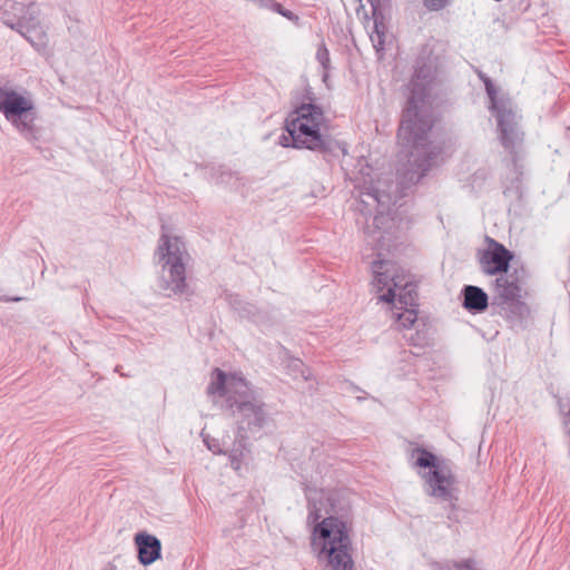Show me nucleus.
Listing matches in <instances>:
<instances>
[{"mask_svg":"<svg viewBox=\"0 0 570 570\" xmlns=\"http://www.w3.org/2000/svg\"><path fill=\"white\" fill-rule=\"evenodd\" d=\"M433 80V68L417 61L410 83L407 106L397 131L401 144L412 148L409 157L411 168L403 173V179L409 184H417L438 164L442 154L439 145L428 140L435 120L429 104Z\"/></svg>","mask_w":570,"mask_h":570,"instance_id":"obj_1","label":"nucleus"},{"mask_svg":"<svg viewBox=\"0 0 570 570\" xmlns=\"http://www.w3.org/2000/svg\"><path fill=\"white\" fill-rule=\"evenodd\" d=\"M323 498L322 492L307 490V508L309 523H314L311 537V547L320 563L324 564L323 570H353L351 527L338 517L330 515L320 519L322 508L317 505L314 497Z\"/></svg>","mask_w":570,"mask_h":570,"instance_id":"obj_2","label":"nucleus"},{"mask_svg":"<svg viewBox=\"0 0 570 570\" xmlns=\"http://www.w3.org/2000/svg\"><path fill=\"white\" fill-rule=\"evenodd\" d=\"M207 394L225 397V409L234 417L238 433L259 432L268 421L265 403L257 397L248 382L238 374L226 375L215 368L207 386Z\"/></svg>","mask_w":570,"mask_h":570,"instance_id":"obj_3","label":"nucleus"},{"mask_svg":"<svg viewBox=\"0 0 570 570\" xmlns=\"http://www.w3.org/2000/svg\"><path fill=\"white\" fill-rule=\"evenodd\" d=\"M487 95L490 100L489 109L497 119L498 138L504 150L511 156L512 178L504 181L503 194L515 200L522 197V165L524 132L519 124V116L513 109L509 98L499 97L492 80L484 73H480Z\"/></svg>","mask_w":570,"mask_h":570,"instance_id":"obj_4","label":"nucleus"},{"mask_svg":"<svg viewBox=\"0 0 570 570\" xmlns=\"http://www.w3.org/2000/svg\"><path fill=\"white\" fill-rule=\"evenodd\" d=\"M487 95L490 100L489 109L497 119L498 138L504 150L511 156L512 178L504 181L503 194L515 200L522 197V165L524 132L519 124V116L513 109L509 98L499 97L492 80L484 73H480Z\"/></svg>","mask_w":570,"mask_h":570,"instance_id":"obj_5","label":"nucleus"},{"mask_svg":"<svg viewBox=\"0 0 570 570\" xmlns=\"http://www.w3.org/2000/svg\"><path fill=\"white\" fill-rule=\"evenodd\" d=\"M325 121L323 109L314 102H302L285 120V131L278 137V145L285 148L309 149L323 155L326 161L341 149L340 144L321 134Z\"/></svg>","mask_w":570,"mask_h":570,"instance_id":"obj_6","label":"nucleus"},{"mask_svg":"<svg viewBox=\"0 0 570 570\" xmlns=\"http://www.w3.org/2000/svg\"><path fill=\"white\" fill-rule=\"evenodd\" d=\"M155 255L160 271L157 287L166 297L189 295L186 265L190 259L185 242L179 236H170L163 230Z\"/></svg>","mask_w":570,"mask_h":570,"instance_id":"obj_7","label":"nucleus"},{"mask_svg":"<svg viewBox=\"0 0 570 570\" xmlns=\"http://www.w3.org/2000/svg\"><path fill=\"white\" fill-rule=\"evenodd\" d=\"M411 456L415 459V466L429 469V471L421 475L424 480L425 494L435 498L440 502L446 503V508L451 511H455L459 498L454 487L455 478L451 470L442 465L436 455L424 448H414L411 452Z\"/></svg>","mask_w":570,"mask_h":570,"instance_id":"obj_8","label":"nucleus"},{"mask_svg":"<svg viewBox=\"0 0 570 570\" xmlns=\"http://www.w3.org/2000/svg\"><path fill=\"white\" fill-rule=\"evenodd\" d=\"M0 112L24 139L31 142L38 140L37 110L29 97L0 87Z\"/></svg>","mask_w":570,"mask_h":570,"instance_id":"obj_9","label":"nucleus"},{"mask_svg":"<svg viewBox=\"0 0 570 570\" xmlns=\"http://www.w3.org/2000/svg\"><path fill=\"white\" fill-rule=\"evenodd\" d=\"M1 21L23 37L38 26L36 6L31 0H0Z\"/></svg>","mask_w":570,"mask_h":570,"instance_id":"obj_10","label":"nucleus"},{"mask_svg":"<svg viewBox=\"0 0 570 570\" xmlns=\"http://www.w3.org/2000/svg\"><path fill=\"white\" fill-rule=\"evenodd\" d=\"M396 297L400 307H417L416 284L406 272H401V275H395L392 278V286L379 296V301L394 303Z\"/></svg>","mask_w":570,"mask_h":570,"instance_id":"obj_11","label":"nucleus"},{"mask_svg":"<svg viewBox=\"0 0 570 570\" xmlns=\"http://www.w3.org/2000/svg\"><path fill=\"white\" fill-rule=\"evenodd\" d=\"M513 254L501 243L488 238V247L480 256L481 271L487 275L507 274Z\"/></svg>","mask_w":570,"mask_h":570,"instance_id":"obj_12","label":"nucleus"},{"mask_svg":"<svg viewBox=\"0 0 570 570\" xmlns=\"http://www.w3.org/2000/svg\"><path fill=\"white\" fill-rule=\"evenodd\" d=\"M361 195L366 196L376 205V214L373 220L375 228H385V225L392 220L390 210L391 207L395 205L397 195L392 194L391 191L381 190L373 185L366 187V191H361Z\"/></svg>","mask_w":570,"mask_h":570,"instance_id":"obj_13","label":"nucleus"},{"mask_svg":"<svg viewBox=\"0 0 570 570\" xmlns=\"http://www.w3.org/2000/svg\"><path fill=\"white\" fill-rule=\"evenodd\" d=\"M135 544L138 552V560L142 566H149L160 559L161 542L153 534L138 532L135 535Z\"/></svg>","mask_w":570,"mask_h":570,"instance_id":"obj_14","label":"nucleus"},{"mask_svg":"<svg viewBox=\"0 0 570 570\" xmlns=\"http://www.w3.org/2000/svg\"><path fill=\"white\" fill-rule=\"evenodd\" d=\"M372 268L374 273V279L372 284L377 293L385 288L387 292L389 287L392 286V278L395 275H401V272H404L395 263L381 259L373 262Z\"/></svg>","mask_w":570,"mask_h":570,"instance_id":"obj_15","label":"nucleus"},{"mask_svg":"<svg viewBox=\"0 0 570 570\" xmlns=\"http://www.w3.org/2000/svg\"><path fill=\"white\" fill-rule=\"evenodd\" d=\"M495 291L498 293L499 304L521 297V286L518 272L513 274L501 275L494 281Z\"/></svg>","mask_w":570,"mask_h":570,"instance_id":"obj_16","label":"nucleus"},{"mask_svg":"<svg viewBox=\"0 0 570 570\" xmlns=\"http://www.w3.org/2000/svg\"><path fill=\"white\" fill-rule=\"evenodd\" d=\"M463 307L469 312L481 313L488 308L489 296L479 286L465 285L462 288Z\"/></svg>","mask_w":570,"mask_h":570,"instance_id":"obj_17","label":"nucleus"},{"mask_svg":"<svg viewBox=\"0 0 570 570\" xmlns=\"http://www.w3.org/2000/svg\"><path fill=\"white\" fill-rule=\"evenodd\" d=\"M227 301L230 307L236 311L240 317L248 318L256 324H262L264 316L261 311L253 304L245 302L237 294H228Z\"/></svg>","mask_w":570,"mask_h":570,"instance_id":"obj_18","label":"nucleus"},{"mask_svg":"<svg viewBox=\"0 0 570 570\" xmlns=\"http://www.w3.org/2000/svg\"><path fill=\"white\" fill-rule=\"evenodd\" d=\"M224 454H228L232 468L235 471H238L246 456L249 454L247 436L245 433H239L238 438L233 442L232 448L225 450Z\"/></svg>","mask_w":570,"mask_h":570,"instance_id":"obj_19","label":"nucleus"},{"mask_svg":"<svg viewBox=\"0 0 570 570\" xmlns=\"http://www.w3.org/2000/svg\"><path fill=\"white\" fill-rule=\"evenodd\" d=\"M373 18V30L370 35V39L375 48L376 52L384 51L385 45V13L372 14Z\"/></svg>","mask_w":570,"mask_h":570,"instance_id":"obj_20","label":"nucleus"},{"mask_svg":"<svg viewBox=\"0 0 570 570\" xmlns=\"http://www.w3.org/2000/svg\"><path fill=\"white\" fill-rule=\"evenodd\" d=\"M508 320L511 322L521 321L528 312L527 304L520 298L500 304Z\"/></svg>","mask_w":570,"mask_h":570,"instance_id":"obj_21","label":"nucleus"},{"mask_svg":"<svg viewBox=\"0 0 570 570\" xmlns=\"http://www.w3.org/2000/svg\"><path fill=\"white\" fill-rule=\"evenodd\" d=\"M287 368H288L289 374L294 379L301 377L304 381L311 380L312 374H311L309 370L305 366V364L299 358L291 360L287 365Z\"/></svg>","mask_w":570,"mask_h":570,"instance_id":"obj_22","label":"nucleus"},{"mask_svg":"<svg viewBox=\"0 0 570 570\" xmlns=\"http://www.w3.org/2000/svg\"><path fill=\"white\" fill-rule=\"evenodd\" d=\"M404 309L396 314V318L404 328H410L417 320V307H400Z\"/></svg>","mask_w":570,"mask_h":570,"instance_id":"obj_23","label":"nucleus"},{"mask_svg":"<svg viewBox=\"0 0 570 570\" xmlns=\"http://www.w3.org/2000/svg\"><path fill=\"white\" fill-rule=\"evenodd\" d=\"M439 570H475L474 569V561L472 559H466L463 561H453V562H446L445 564L441 566Z\"/></svg>","mask_w":570,"mask_h":570,"instance_id":"obj_24","label":"nucleus"},{"mask_svg":"<svg viewBox=\"0 0 570 570\" xmlns=\"http://www.w3.org/2000/svg\"><path fill=\"white\" fill-rule=\"evenodd\" d=\"M371 4L372 14L386 13L390 9L391 0H367Z\"/></svg>","mask_w":570,"mask_h":570,"instance_id":"obj_25","label":"nucleus"},{"mask_svg":"<svg viewBox=\"0 0 570 570\" xmlns=\"http://www.w3.org/2000/svg\"><path fill=\"white\" fill-rule=\"evenodd\" d=\"M316 59L324 69V71H327L330 69V52L325 46H321L317 49Z\"/></svg>","mask_w":570,"mask_h":570,"instance_id":"obj_26","label":"nucleus"},{"mask_svg":"<svg viewBox=\"0 0 570 570\" xmlns=\"http://www.w3.org/2000/svg\"><path fill=\"white\" fill-rule=\"evenodd\" d=\"M450 3L451 0H423V4L429 11H440Z\"/></svg>","mask_w":570,"mask_h":570,"instance_id":"obj_27","label":"nucleus"},{"mask_svg":"<svg viewBox=\"0 0 570 570\" xmlns=\"http://www.w3.org/2000/svg\"><path fill=\"white\" fill-rule=\"evenodd\" d=\"M216 171L219 173V175L216 177V183L217 184H226V185H228V184H230L232 179L235 177L234 173H232L228 169H225L222 166Z\"/></svg>","mask_w":570,"mask_h":570,"instance_id":"obj_28","label":"nucleus"},{"mask_svg":"<svg viewBox=\"0 0 570 570\" xmlns=\"http://www.w3.org/2000/svg\"><path fill=\"white\" fill-rule=\"evenodd\" d=\"M204 443L214 454H223L225 450L220 446L218 440L213 439L210 436H204Z\"/></svg>","mask_w":570,"mask_h":570,"instance_id":"obj_29","label":"nucleus"},{"mask_svg":"<svg viewBox=\"0 0 570 570\" xmlns=\"http://www.w3.org/2000/svg\"><path fill=\"white\" fill-rule=\"evenodd\" d=\"M272 10L287 18L288 20H298V17L288 9H285L281 3H273Z\"/></svg>","mask_w":570,"mask_h":570,"instance_id":"obj_30","label":"nucleus"},{"mask_svg":"<svg viewBox=\"0 0 570 570\" xmlns=\"http://www.w3.org/2000/svg\"><path fill=\"white\" fill-rule=\"evenodd\" d=\"M406 341L413 346H424L426 344V335L424 333L416 332L406 336Z\"/></svg>","mask_w":570,"mask_h":570,"instance_id":"obj_31","label":"nucleus"},{"mask_svg":"<svg viewBox=\"0 0 570 570\" xmlns=\"http://www.w3.org/2000/svg\"><path fill=\"white\" fill-rule=\"evenodd\" d=\"M307 490H312V491L316 490L317 492H322V493H323V498H321V497H320V494H318V495H315V494H314V497H315V498H316V500H317V505H318V507H321V508L323 509V505H324L323 500H324V499H325V500H328V497H326V495H325V492H324L323 490H318V489H316V488H311V487L306 485V487H305V493L307 492Z\"/></svg>","mask_w":570,"mask_h":570,"instance_id":"obj_32","label":"nucleus"},{"mask_svg":"<svg viewBox=\"0 0 570 570\" xmlns=\"http://www.w3.org/2000/svg\"><path fill=\"white\" fill-rule=\"evenodd\" d=\"M0 301H3V302H20V301H22V297H19V296L4 297V298H1Z\"/></svg>","mask_w":570,"mask_h":570,"instance_id":"obj_33","label":"nucleus"},{"mask_svg":"<svg viewBox=\"0 0 570 570\" xmlns=\"http://www.w3.org/2000/svg\"><path fill=\"white\" fill-rule=\"evenodd\" d=\"M262 6L264 7H273V3H275V1L273 0H257Z\"/></svg>","mask_w":570,"mask_h":570,"instance_id":"obj_34","label":"nucleus"},{"mask_svg":"<svg viewBox=\"0 0 570 570\" xmlns=\"http://www.w3.org/2000/svg\"><path fill=\"white\" fill-rule=\"evenodd\" d=\"M361 203L364 205L365 208L371 206V204L365 199H361Z\"/></svg>","mask_w":570,"mask_h":570,"instance_id":"obj_35","label":"nucleus"},{"mask_svg":"<svg viewBox=\"0 0 570 570\" xmlns=\"http://www.w3.org/2000/svg\"><path fill=\"white\" fill-rule=\"evenodd\" d=\"M393 304H394V307L400 308V305H399V304H395V302H394Z\"/></svg>","mask_w":570,"mask_h":570,"instance_id":"obj_36","label":"nucleus"}]
</instances>
